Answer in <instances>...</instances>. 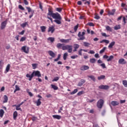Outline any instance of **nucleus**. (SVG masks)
Returning a JSON list of instances; mask_svg holds the SVG:
<instances>
[{"label": "nucleus", "instance_id": "f257e3e1", "mask_svg": "<svg viewBox=\"0 0 127 127\" xmlns=\"http://www.w3.org/2000/svg\"><path fill=\"white\" fill-rule=\"evenodd\" d=\"M53 18H54L55 19L54 21V22H56L57 24H61V20H62V17H61V16L60 15V14L58 13H55L53 15Z\"/></svg>", "mask_w": 127, "mask_h": 127}, {"label": "nucleus", "instance_id": "f03ea898", "mask_svg": "<svg viewBox=\"0 0 127 127\" xmlns=\"http://www.w3.org/2000/svg\"><path fill=\"white\" fill-rule=\"evenodd\" d=\"M34 76L37 77H41V73H40V71L38 70H34L31 75H29V74L26 75L27 78H29V81H31Z\"/></svg>", "mask_w": 127, "mask_h": 127}, {"label": "nucleus", "instance_id": "7ed1b4c3", "mask_svg": "<svg viewBox=\"0 0 127 127\" xmlns=\"http://www.w3.org/2000/svg\"><path fill=\"white\" fill-rule=\"evenodd\" d=\"M73 46L72 45H65L63 46V50H68V53H71L73 50Z\"/></svg>", "mask_w": 127, "mask_h": 127}, {"label": "nucleus", "instance_id": "20e7f679", "mask_svg": "<svg viewBox=\"0 0 127 127\" xmlns=\"http://www.w3.org/2000/svg\"><path fill=\"white\" fill-rule=\"evenodd\" d=\"M104 100L103 99H100L97 102V107L99 109H102L103 106H104Z\"/></svg>", "mask_w": 127, "mask_h": 127}, {"label": "nucleus", "instance_id": "39448f33", "mask_svg": "<svg viewBox=\"0 0 127 127\" xmlns=\"http://www.w3.org/2000/svg\"><path fill=\"white\" fill-rule=\"evenodd\" d=\"M21 50L27 54L29 52V48L26 47V46H23L22 47Z\"/></svg>", "mask_w": 127, "mask_h": 127}, {"label": "nucleus", "instance_id": "423d86ee", "mask_svg": "<svg viewBox=\"0 0 127 127\" xmlns=\"http://www.w3.org/2000/svg\"><path fill=\"white\" fill-rule=\"evenodd\" d=\"M7 24V21L5 20L3 21L1 23V27H0L1 29H4V28H5V26H6Z\"/></svg>", "mask_w": 127, "mask_h": 127}, {"label": "nucleus", "instance_id": "0eeeda50", "mask_svg": "<svg viewBox=\"0 0 127 127\" xmlns=\"http://www.w3.org/2000/svg\"><path fill=\"white\" fill-rule=\"evenodd\" d=\"M110 87L108 85H101L99 86V89H101L102 90H108Z\"/></svg>", "mask_w": 127, "mask_h": 127}, {"label": "nucleus", "instance_id": "6e6552de", "mask_svg": "<svg viewBox=\"0 0 127 127\" xmlns=\"http://www.w3.org/2000/svg\"><path fill=\"white\" fill-rule=\"evenodd\" d=\"M78 37L79 38L78 40H84L85 39V36H83L81 34V32H79L78 34Z\"/></svg>", "mask_w": 127, "mask_h": 127}, {"label": "nucleus", "instance_id": "1a4fd4ad", "mask_svg": "<svg viewBox=\"0 0 127 127\" xmlns=\"http://www.w3.org/2000/svg\"><path fill=\"white\" fill-rule=\"evenodd\" d=\"M86 82V80L85 79H81L80 81L78 82V87H81L83 86V85Z\"/></svg>", "mask_w": 127, "mask_h": 127}, {"label": "nucleus", "instance_id": "9d476101", "mask_svg": "<svg viewBox=\"0 0 127 127\" xmlns=\"http://www.w3.org/2000/svg\"><path fill=\"white\" fill-rule=\"evenodd\" d=\"M72 39H61L60 41L61 42H62V43H69V41H71Z\"/></svg>", "mask_w": 127, "mask_h": 127}, {"label": "nucleus", "instance_id": "9b49d317", "mask_svg": "<svg viewBox=\"0 0 127 127\" xmlns=\"http://www.w3.org/2000/svg\"><path fill=\"white\" fill-rule=\"evenodd\" d=\"M55 30V28H54V26H52L51 27H49L48 29V32H51V33H53Z\"/></svg>", "mask_w": 127, "mask_h": 127}, {"label": "nucleus", "instance_id": "f8f14e48", "mask_svg": "<svg viewBox=\"0 0 127 127\" xmlns=\"http://www.w3.org/2000/svg\"><path fill=\"white\" fill-rule=\"evenodd\" d=\"M119 64H127V62L124 59H120L119 61Z\"/></svg>", "mask_w": 127, "mask_h": 127}, {"label": "nucleus", "instance_id": "ddd939ff", "mask_svg": "<svg viewBox=\"0 0 127 127\" xmlns=\"http://www.w3.org/2000/svg\"><path fill=\"white\" fill-rule=\"evenodd\" d=\"M89 66L87 65H83L80 67V70L82 71H85V70H88Z\"/></svg>", "mask_w": 127, "mask_h": 127}, {"label": "nucleus", "instance_id": "4468645a", "mask_svg": "<svg viewBox=\"0 0 127 127\" xmlns=\"http://www.w3.org/2000/svg\"><path fill=\"white\" fill-rule=\"evenodd\" d=\"M55 13H53V11H52L50 8L49 9V12L48 13V15H50V16L53 17V15Z\"/></svg>", "mask_w": 127, "mask_h": 127}, {"label": "nucleus", "instance_id": "2eb2a0df", "mask_svg": "<svg viewBox=\"0 0 127 127\" xmlns=\"http://www.w3.org/2000/svg\"><path fill=\"white\" fill-rule=\"evenodd\" d=\"M119 104V103L118 101H113L111 102V105L114 107L116 106H118Z\"/></svg>", "mask_w": 127, "mask_h": 127}, {"label": "nucleus", "instance_id": "dca6fc26", "mask_svg": "<svg viewBox=\"0 0 127 127\" xmlns=\"http://www.w3.org/2000/svg\"><path fill=\"white\" fill-rule=\"evenodd\" d=\"M115 12H116V9H113L112 11H108V14L109 15H114L115 14Z\"/></svg>", "mask_w": 127, "mask_h": 127}, {"label": "nucleus", "instance_id": "f3484780", "mask_svg": "<svg viewBox=\"0 0 127 127\" xmlns=\"http://www.w3.org/2000/svg\"><path fill=\"white\" fill-rule=\"evenodd\" d=\"M48 53L52 57H55V54L52 51H49Z\"/></svg>", "mask_w": 127, "mask_h": 127}, {"label": "nucleus", "instance_id": "a211bd4d", "mask_svg": "<svg viewBox=\"0 0 127 127\" xmlns=\"http://www.w3.org/2000/svg\"><path fill=\"white\" fill-rule=\"evenodd\" d=\"M116 44V42L113 41L111 42L108 46V48H113V46H114Z\"/></svg>", "mask_w": 127, "mask_h": 127}, {"label": "nucleus", "instance_id": "6ab92c4d", "mask_svg": "<svg viewBox=\"0 0 127 127\" xmlns=\"http://www.w3.org/2000/svg\"><path fill=\"white\" fill-rule=\"evenodd\" d=\"M88 78H90V79L94 82H96V78H95L94 75H88Z\"/></svg>", "mask_w": 127, "mask_h": 127}, {"label": "nucleus", "instance_id": "aec40b11", "mask_svg": "<svg viewBox=\"0 0 127 127\" xmlns=\"http://www.w3.org/2000/svg\"><path fill=\"white\" fill-rule=\"evenodd\" d=\"M63 44H61V43H58L57 45V48H58L59 49H60V48H61L62 47V49H63Z\"/></svg>", "mask_w": 127, "mask_h": 127}, {"label": "nucleus", "instance_id": "412c9836", "mask_svg": "<svg viewBox=\"0 0 127 127\" xmlns=\"http://www.w3.org/2000/svg\"><path fill=\"white\" fill-rule=\"evenodd\" d=\"M4 114V111L2 109L0 110V118H2L3 117V115Z\"/></svg>", "mask_w": 127, "mask_h": 127}, {"label": "nucleus", "instance_id": "4be33fe9", "mask_svg": "<svg viewBox=\"0 0 127 127\" xmlns=\"http://www.w3.org/2000/svg\"><path fill=\"white\" fill-rule=\"evenodd\" d=\"M53 118H54V119H57V120H60L61 116L59 115H53Z\"/></svg>", "mask_w": 127, "mask_h": 127}, {"label": "nucleus", "instance_id": "5701e85b", "mask_svg": "<svg viewBox=\"0 0 127 127\" xmlns=\"http://www.w3.org/2000/svg\"><path fill=\"white\" fill-rule=\"evenodd\" d=\"M40 28L41 29L42 32H45L46 30V27L44 26H42L40 27Z\"/></svg>", "mask_w": 127, "mask_h": 127}, {"label": "nucleus", "instance_id": "b1692460", "mask_svg": "<svg viewBox=\"0 0 127 127\" xmlns=\"http://www.w3.org/2000/svg\"><path fill=\"white\" fill-rule=\"evenodd\" d=\"M48 40H49V41H51L52 43H53L55 40V38L53 37H49L48 38Z\"/></svg>", "mask_w": 127, "mask_h": 127}, {"label": "nucleus", "instance_id": "393cba45", "mask_svg": "<svg viewBox=\"0 0 127 127\" xmlns=\"http://www.w3.org/2000/svg\"><path fill=\"white\" fill-rule=\"evenodd\" d=\"M114 29L115 30H118L119 29H121V25H116L114 27Z\"/></svg>", "mask_w": 127, "mask_h": 127}, {"label": "nucleus", "instance_id": "a878e982", "mask_svg": "<svg viewBox=\"0 0 127 127\" xmlns=\"http://www.w3.org/2000/svg\"><path fill=\"white\" fill-rule=\"evenodd\" d=\"M83 44H84V46H85V47H89V46L91 45V44L87 42H84Z\"/></svg>", "mask_w": 127, "mask_h": 127}, {"label": "nucleus", "instance_id": "bb28decb", "mask_svg": "<svg viewBox=\"0 0 127 127\" xmlns=\"http://www.w3.org/2000/svg\"><path fill=\"white\" fill-rule=\"evenodd\" d=\"M17 117V112L15 111L13 113V119L14 120H16V117Z\"/></svg>", "mask_w": 127, "mask_h": 127}, {"label": "nucleus", "instance_id": "cd10ccee", "mask_svg": "<svg viewBox=\"0 0 127 127\" xmlns=\"http://www.w3.org/2000/svg\"><path fill=\"white\" fill-rule=\"evenodd\" d=\"M41 99H39L36 102L37 106H40L41 105V101H40Z\"/></svg>", "mask_w": 127, "mask_h": 127}, {"label": "nucleus", "instance_id": "c85d7f7f", "mask_svg": "<svg viewBox=\"0 0 127 127\" xmlns=\"http://www.w3.org/2000/svg\"><path fill=\"white\" fill-rule=\"evenodd\" d=\"M103 42H105L107 44H109V43H110V41L107 40H103L100 41V43H103Z\"/></svg>", "mask_w": 127, "mask_h": 127}, {"label": "nucleus", "instance_id": "c756f323", "mask_svg": "<svg viewBox=\"0 0 127 127\" xmlns=\"http://www.w3.org/2000/svg\"><path fill=\"white\" fill-rule=\"evenodd\" d=\"M4 101L3 103H7V100H8V98H7V96L6 95L4 96Z\"/></svg>", "mask_w": 127, "mask_h": 127}, {"label": "nucleus", "instance_id": "7c9ffc66", "mask_svg": "<svg viewBox=\"0 0 127 127\" xmlns=\"http://www.w3.org/2000/svg\"><path fill=\"white\" fill-rule=\"evenodd\" d=\"M123 84L126 88H127V81L126 80H123Z\"/></svg>", "mask_w": 127, "mask_h": 127}, {"label": "nucleus", "instance_id": "2f4dec72", "mask_svg": "<svg viewBox=\"0 0 127 127\" xmlns=\"http://www.w3.org/2000/svg\"><path fill=\"white\" fill-rule=\"evenodd\" d=\"M114 59V56H111L109 57V58L107 59L108 62H110V61H112Z\"/></svg>", "mask_w": 127, "mask_h": 127}, {"label": "nucleus", "instance_id": "473e14b6", "mask_svg": "<svg viewBox=\"0 0 127 127\" xmlns=\"http://www.w3.org/2000/svg\"><path fill=\"white\" fill-rule=\"evenodd\" d=\"M67 56H68V53H65L64 54V57H63L64 60H66V59H67Z\"/></svg>", "mask_w": 127, "mask_h": 127}, {"label": "nucleus", "instance_id": "72a5a7b5", "mask_svg": "<svg viewBox=\"0 0 127 127\" xmlns=\"http://www.w3.org/2000/svg\"><path fill=\"white\" fill-rule=\"evenodd\" d=\"M51 87L53 89H54V90H58V87L55 85L51 84Z\"/></svg>", "mask_w": 127, "mask_h": 127}, {"label": "nucleus", "instance_id": "f704fd0d", "mask_svg": "<svg viewBox=\"0 0 127 127\" xmlns=\"http://www.w3.org/2000/svg\"><path fill=\"white\" fill-rule=\"evenodd\" d=\"M106 49H107V47H104V48H103V49L101 50L100 51L99 53H100V54H102V53H104V52H105V50H106Z\"/></svg>", "mask_w": 127, "mask_h": 127}, {"label": "nucleus", "instance_id": "c9c22d12", "mask_svg": "<svg viewBox=\"0 0 127 127\" xmlns=\"http://www.w3.org/2000/svg\"><path fill=\"white\" fill-rule=\"evenodd\" d=\"M106 78V76L105 75H101L98 77V80H102V79H105Z\"/></svg>", "mask_w": 127, "mask_h": 127}, {"label": "nucleus", "instance_id": "e433bc0d", "mask_svg": "<svg viewBox=\"0 0 127 127\" xmlns=\"http://www.w3.org/2000/svg\"><path fill=\"white\" fill-rule=\"evenodd\" d=\"M10 68V64H8L6 67V72H8L9 69Z\"/></svg>", "mask_w": 127, "mask_h": 127}, {"label": "nucleus", "instance_id": "4c0bfd02", "mask_svg": "<svg viewBox=\"0 0 127 127\" xmlns=\"http://www.w3.org/2000/svg\"><path fill=\"white\" fill-rule=\"evenodd\" d=\"M106 30H107V31H112V28H111V27H110V26H106Z\"/></svg>", "mask_w": 127, "mask_h": 127}, {"label": "nucleus", "instance_id": "58836bf2", "mask_svg": "<svg viewBox=\"0 0 127 127\" xmlns=\"http://www.w3.org/2000/svg\"><path fill=\"white\" fill-rule=\"evenodd\" d=\"M60 57H61V55L59 54L58 56V58L55 59L54 61H55L56 62H57V61H58L59 60V59H60Z\"/></svg>", "mask_w": 127, "mask_h": 127}, {"label": "nucleus", "instance_id": "ea45409f", "mask_svg": "<svg viewBox=\"0 0 127 127\" xmlns=\"http://www.w3.org/2000/svg\"><path fill=\"white\" fill-rule=\"evenodd\" d=\"M80 47V46L77 44H74V48L75 49H78Z\"/></svg>", "mask_w": 127, "mask_h": 127}, {"label": "nucleus", "instance_id": "a19ab883", "mask_svg": "<svg viewBox=\"0 0 127 127\" xmlns=\"http://www.w3.org/2000/svg\"><path fill=\"white\" fill-rule=\"evenodd\" d=\"M59 80V77L57 76L54 78V79L52 80V82H55L56 81H58Z\"/></svg>", "mask_w": 127, "mask_h": 127}, {"label": "nucleus", "instance_id": "79ce46f5", "mask_svg": "<svg viewBox=\"0 0 127 127\" xmlns=\"http://www.w3.org/2000/svg\"><path fill=\"white\" fill-rule=\"evenodd\" d=\"M90 63H95L96 59H91L90 60Z\"/></svg>", "mask_w": 127, "mask_h": 127}, {"label": "nucleus", "instance_id": "37998d69", "mask_svg": "<svg viewBox=\"0 0 127 127\" xmlns=\"http://www.w3.org/2000/svg\"><path fill=\"white\" fill-rule=\"evenodd\" d=\"M26 25H27V23L25 22L24 23H23L21 25V26L22 27H23V28H24V27H25V26H26Z\"/></svg>", "mask_w": 127, "mask_h": 127}, {"label": "nucleus", "instance_id": "c03bdc74", "mask_svg": "<svg viewBox=\"0 0 127 127\" xmlns=\"http://www.w3.org/2000/svg\"><path fill=\"white\" fill-rule=\"evenodd\" d=\"M79 27V24L76 25L74 28V30L75 32L77 31V30L78 29V27Z\"/></svg>", "mask_w": 127, "mask_h": 127}, {"label": "nucleus", "instance_id": "a18cd8bd", "mask_svg": "<svg viewBox=\"0 0 127 127\" xmlns=\"http://www.w3.org/2000/svg\"><path fill=\"white\" fill-rule=\"evenodd\" d=\"M56 10L57 11H59V12H61V11H62V8L58 7L56 8Z\"/></svg>", "mask_w": 127, "mask_h": 127}, {"label": "nucleus", "instance_id": "49530a36", "mask_svg": "<svg viewBox=\"0 0 127 127\" xmlns=\"http://www.w3.org/2000/svg\"><path fill=\"white\" fill-rule=\"evenodd\" d=\"M32 66L33 67V69H36V67H37V64H32Z\"/></svg>", "mask_w": 127, "mask_h": 127}, {"label": "nucleus", "instance_id": "de8ad7c7", "mask_svg": "<svg viewBox=\"0 0 127 127\" xmlns=\"http://www.w3.org/2000/svg\"><path fill=\"white\" fill-rule=\"evenodd\" d=\"M94 18H95L96 19H100V17H99V15H98V14H95Z\"/></svg>", "mask_w": 127, "mask_h": 127}, {"label": "nucleus", "instance_id": "09e8293b", "mask_svg": "<svg viewBox=\"0 0 127 127\" xmlns=\"http://www.w3.org/2000/svg\"><path fill=\"white\" fill-rule=\"evenodd\" d=\"M18 8H19L20 9H21V10H24V7L22 6V5H19Z\"/></svg>", "mask_w": 127, "mask_h": 127}, {"label": "nucleus", "instance_id": "8fccbe9b", "mask_svg": "<svg viewBox=\"0 0 127 127\" xmlns=\"http://www.w3.org/2000/svg\"><path fill=\"white\" fill-rule=\"evenodd\" d=\"M15 89H16V91H20V88L17 85H15Z\"/></svg>", "mask_w": 127, "mask_h": 127}, {"label": "nucleus", "instance_id": "3c124183", "mask_svg": "<svg viewBox=\"0 0 127 127\" xmlns=\"http://www.w3.org/2000/svg\"><path fill=\"white\" fill-rule=\"evenodd\" d=\"M102 36H104V37H109V36H110L109 35H107L106 33H102Z\"/></svg>", "mask_w": 127, "mask_h": 127}, {"label": "nucleus", "instance_id": "603ef678", "mask_svg": "<svg viewBox=\"0 0 127 127\" xmlns=\"http://www.w3.org/2000/svg\"><path fill=\"white\" fill-rule=\"evenodd\" d=\"M87 25H89V26H95V25L94 24V23L92 22H89Z\"/></svg>", "mask_w": 127, "mask_h": 127}, {"label": "nucleus", "instance_id": "864d4df0", "mask_svg": "<svg viewBox=\"0 0 127 127\" xmlns=\"http://www.w3.org/2000/svg\"><path fill=\"white\" fill-rule=\"evenodd\" d=\"M25 39H26V38L24 37H22L21 39L20 40V41L22 42V41H25Z\"/></svg>", "mask_w": 127, "mask_h": 127}, {"label": "nucleus", "instance_id": "5fc2aeb1", "mask_svg": "<svg viewBox=\"0 0 127 127\" xmlns=\"http://www.w3.org/2000/svg\"><path fill=\"white\" fill-rule=\"evenodd\" d=\"M32 120L33 122H34V121H36V120H37V117H33L32 118Z\"/></svg>", "mask_w": 127, "mask_h": 127}, {"label": "nucleus", "instance_id": "6e6d98bb", "mask_svg": "<svg viewBox=\"0 0 127 127\" xmlns=\"http://www.w3.org/2000/svg\"><path fill=\"white\" fill-rule=\"evenodd\" d=\"M23 1H24V3H25V4L26 5H28V1H27V0H23Z\"/></svg>", "mask_w": 127, "mask_h": 127}, {"label": "nucleus", "instance_id": "4d7b16f0", "mask_svg": "<svg viewBox=\"0 0 127 127\" xmlns=\"http://www.w3.org/2000/svg\"><path fill=\"white\" fill-rule=\"evenodd\" d=\"M100 66H101L103 68H106V64H100Z\"/></svg>", "mask_w": 127, "mask_h": 127}, {"label": "nucleus", "instance_id": "13d9d810", "mask_svg": "<svg viewBox=\"0 0 127 127\" xmlns=\"http://www.w3.org/2000/svg\"><path fill=\"white\" fill-rule=\"evenodd\" d=\"M82 51H83V49H80L79 51H78V54L79 55H82Z\"/></svg>", "mask_w": 127, "mask_h": 127}, {"label": "nucleus", "instance_id": "bf43d9fd", "mask_svg": "<svg viewBox=\"0 0 127 127\" xmlns=\"http://www.w3.org/2000/svg\"><path fill=\"white\" fill-rule=\"evenodd\" d=\"M88 4V5H89L90 2V1H86L85 2H84V4Z\"/></svg>", "mask_w": 127, "mask_h": 127}, {"label": "nucleus", "instance_id": "052dcab7", "mask_svg": "<svg viewBox=\"0 0 127 127\" xmlns=\"http://www.w3.org/2000/svg\"><path fill=\"white\" fill-rule=\"evenodd\" d=\"M89 53H90V54H95V51H94L93 50H90L89 51Z\"/></svg>", "mask_w": 127, "mask_h": 127}, {"label": "nucleus", "instance_id": "680f3d73", "mask_svg": "<svg viewBox=\"0 0 127 127\" xmlns=\"http://www.w3.org/2000/svg\"><path fill=\"white\" fill-rule=\"evenodd\" d=\"M25 31L23 30L21 32L19 33V34H20L21 35H23L24 34Z\"/></svg>", "mask_w": 127, "mask_h": 127}, {"label": "nucleus", "instance_id": "e2e57ef3", "mask_svg": "<svg viewBox=\"0 0 127 127\" xmlns=\"http://www.w3.org/2000/svg\"><path fill=\"white\" fill-rule=\"evenodd\" d=\"M26 8L28 10V12H30V11H31V8H30V7H27Z\"/></svg>", "mask_w": 127, "mask_h": 127}, {"label": "nucleus", "instance_id": "0e129e2a", "mask_svg": "<svg viewBox=\"0 0 127 127\" xmlns=\"http://www.w3.org/2000/svg\"><path fill=\"white\" fill-rule=\"evenodd\" d=\"M83 94V91H80L77 93L78 96H81V95Z\"/></svg>", "mask_w": 127, "mask_h": 127}, {"label": "nucleus", "instance_id": "69168bd1", "mask_svg": "<svg viewBox=\"0 0 127 127\" xmlns=\"http://www.w3.org/2000/svg\"><path fill=\"white\" fill-rule=\"evenodd\" d=\"M28 94L29 95L30 97H32L33 96V94L31 92L28 91Z\"/></svg>", "mask_w": 127, "mask_h": 127}, {"label": "nucleus", "instance_id": "338daca9", "mask_svg": "<svg viewBox=\"0 0 127 127\" xmlns=\"http://www.w3.org/2000/svg\"><path fill=\"white\" fill-rule=\"evenodd\" d=\"M16 111H21V108H20V107H16Z\"/></svg>", "mask_w": 127, "mask_h": 127}, {"label": "nucleus", "instance_id": "774afa93", "mask_svg": "<svg viewBox=\"0 0 127 127\" xmlns=\"http://www.w3.org/2000/svg\"><path fill=\"white\" fill-rule=\"evenodd\" d=\"M47 98H51V97H52V95H51V94H47L46 95Z\"/></svg>", "mask_w": 127, "mask_h": 127}]
</instances>
